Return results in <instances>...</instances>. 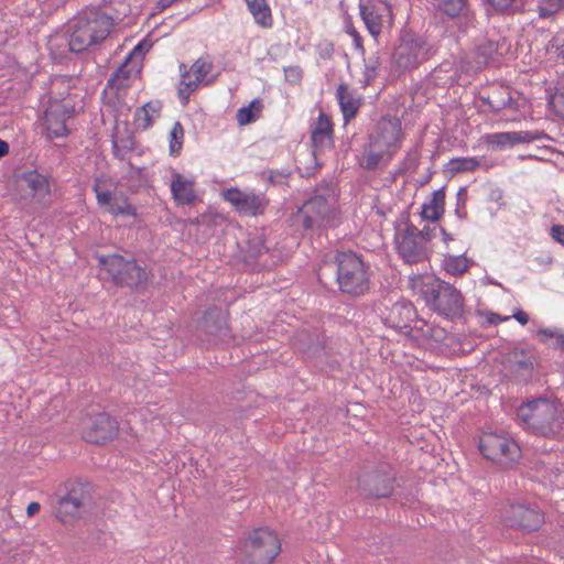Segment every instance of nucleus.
<instances>
[{"label":"nucleus","mask_w":564,"mask_h":564,"mask_svg":"<svg viewBox=\"0 0 564 564\" xmlns=\"http://www.w3.org/2000/svg\"><path fill=\"white\" fill-rule=\"evenodd\" d=\"M445 212V188L442 187L432 194V199L423 204L421 216L423 219L436 221Z\"/></svg>","instance_id":"30"},{"label":"nucleus","mask_w":564,"mask_h":564,"mask_svg":"<svg viewBox=\"0 0 564 564\" xmlns=\"http://www.w3.org/2000/svg\"><path fill=\"white\" fill-rule=\"evenodd\" d=\"M112 19L97 9H87L69 23V48L83 52L104 41L110 33Z\"/></svg>","instance_id":"2"},{"label":"nucleus","mask_w":564,"mask_h":564,"mask_svg":"<svg viewBox=\"0 0 564 564\" xmlns=\"http://www.w3.org/2000/svg\"><path fill=\"white\" fill-rule=\"evenodd\" d=\"M379 315L386 326L403 330L411 328V323L416 317V311L409 301L392 302L391 299H384L379 306Z\"/></svg>","instance_id":"14"},{"label":"nucleus","mask_w":564,"mask_h":564,"mask_svg":"<svg viewBox=\"0 0 564 564\" xmlns=\"http://www.w3.org/2000/svg\"><path fill=\"white\" fill-rule=\"evenodd\" d=\"M171 192L175 202L181 205H192L196 199L194 182L184 178L178 173L173 175Z\"/></svg>","instance_id":"27"},{"label":"nucleus","mask_w":564,"mask_h":564,"mask_svg":"<svg viewBox=\"0 0 564 564\" xmlns=\"http://www.w3.org/2000/svg\"><path fill=\"white\" fill-rule=\"evenodd\" d=\"M312 144L315 149H324L333 144V123L323 111L319 112L311 133Z\"/></svg>","instance_id":"25"},{"label":"nucleus","mask_w":564,"mask_h":564,"mask_svg":"<svg viewBox=\"0 0 564 564\" xmlns=\"http://www.w3.org/2000/svg\"><path fill=\"white\" fill-rule=\"evenodd\" d=\"M108 212L115 216H135L137 210L135 207L128 203V200L124 198L121 202H119L117 198H115L111 206L108 208Z\"/></svg>","instance_id":"44"},{"label":"nucleus","mask_w":564,"mask_h":564,"mask_svg":"<svg viewBox=\"0 0 564 564\" xmlns=\"http://www.w3.org/2000/svg\"><path fill=\"white\" fill-rule=\"evenodd\" d=\"M438 9L446 15L454 18L466 8L467 0H436Z\"/></svg>","instance_id":"41"},{"label":"nucleus","mask_w":564,"mask_h":564,"mask_svg":"<svg viewBox=\"0 0 564 564\" xmlns=\"http://www.w3.org/2000/svg\"><path fill=\"white\" fill-rule=\"evenodd\" d=\"M538 337L542 343L554 338L555 341L552 344V347L554 349L564 350V334L560 329L541 328L538 330Z\"/></svg>","instance_id":"42"},{"label":"nucleus","mask_w":564,"mask_h":564,"mask_svg":"<svg viewBox=\"0 0 564 564\" xmlns=\"http://www.w3.org/2000/svg\"><path fill=\"white\" fill-rule=\"evenodd\" d=\"M337 100L343 112L344 119L348 122L351 118H354L358 109L360 107L359 99L355 98L352 91L349 90V86L347 84H340L337 87Z\"/></svg>","instance_id":"29"},{"label":"nucleus","mask_w":564,"mask_h":564,"mask_svg":"<svg viewBox=\"0 0 564 564\" xmlns=\"http://www.w3.org/2000/svg\"><path fill=\"white\" fill-rule=\"evenodd\" d=\"M432 178V172H430L426 176H423L422 178L417 180L419 186L426 185Z\"/></svg>","instance_id":"60"},{"label":"nucleus","mask_w":564,"mask_h":564,"mask_svg":"<svg viewBox=\"0 0 564 564\" xmlns=\"http://www.w3.org/2000/svg\"><path fill=\"white\" fill-rule=\"evenodd\" d=\"M441 232L443 235L444 242H448V241L453 240V236L451 234H448L444 228H441Z\"/></svg>","instance_id":"63"},{"label":"nucleus","mask_w":564,"mask_h":564,"mask_svg":"<svg viewBox=\"0 0 564 564\" xmlns=\"http://www.w3.org/2000/svg\"><path fill=\"white\" fill-rule=\"evenodd\" d=\"M435 228H431L429 226H425L422 230H419L420 237H422V240L425 245L434 237Z\"/></svg>","instance_id":"51"},{"label":"nucleus","mask_w":564,"mask_h":564,"mask_svg":"<svg viewBox=\"0 0 564 564\" xmlns=\"http://www.w3.org/2000/svg\"><path fill=\"white\" fill-rule=\"evenodd\" d=\"M213 67L212 58L208 55L197 58L189 70H208Z\"/></svg>","instance_id":"47"},{"label":"nucleus","mask_w":564,"mask_h":564,"mask_svg":"<svg viewBox=\"0 0 564 564\" xmlns=\"http://www.w3.org/2000/svg\"><path fill=\"white\" fill-rule=\"evenodd\" d=\"M262 108V105L259 100L254 99L250 102L248 107H242L238 109L236 119L240 126H246L248 123H251L256 121L257 115L256 111H260Z\"/></svg>","instance_id":"38"},{"label":"nucleus","mask_w":564,"mask_h":564,"mask_svg":"<svg viewBox=\"0 0 564 564\" xmlns=\"http://www.w3.org/2000/svg\"><path fill=\"white\" fill-rule=\"evenodd\" d=\"M489 2L497 10H505L511 8L517 2V0H489Z\"/></svg>","instance_id":"50"},{"label":"nucleus","mask_w":564,"mask_h":564,"mask_svg":"<svg viewBox=\"0 0 564 564\" xmlns=\"http://www.w3.org/2000/svg\"><path fill=\"white\" fill-rule=\"evenodd\" d=\"M513 317L521 324V325H525L528 322H529V315L521 311V310H518L514 314H513Z\"/></svg>","instance_id":"54"},{"label":"nucleus","mask_w":564,"mask_h":564,"mask_svg":"<svg viewBox=\"0 0 564 564\" xmlns=\"http://www.w3.org/2000/svg\"><path fill=\"white\" fill-rule=\"evenodd\" d=\"M75 115V107L69 102H52L45 111L44 124L48 139L63 138L69 134L67 120Z\"/></svg>","instance_id":"19"},{"label":"nucleus","mask_w":564,"mask_h":564,"mask_svg":"<svg viewBox=\"0 0 564 564\" xmlns=\"http://www.w3.org/2000/svg\"><path fill=\"white\" fill-rule=\"evenodd\" d=\"M80 429L86 442L100 445L118 435L119 423L107 412L91 410L83 416Z\"/></svg>","instance_id":"10"},{"label":"nucleus","mask_w":564,"mask_h":564,"mask_svg":"<svg viewBox=\"0 0 564 564\" xmlns=\"http://www.w3.org/2000/svg\"><path fill=\"white\" fill-rule=\"evenodd\" d=\"M539 365L532 349L513 348L505 355V369L519 382H528Z\"/></svg>","instance_id":"17"},{"label":"nucleus","mask_w":564,"mask_h":564,"mask_svg":"<svg viewBox=\"0 0 564 564\" xmlns=\"http://www.w3.org/2000/svg\"><path fill=\"white\" fill-rule=\"evenodd\" d=\"M478 447L484 457L492 460L501 468L513 466L521 457L519 445L503 434L482 433Z\"/></svg>","instance_id":"9"},{"label":"nucleus","mask_w":564,"mask_h":564,"mask_svg":"<svg viewBox=\"0 0 564 564\" xmlns=\"http://www.w3.org/2000/svg\"><path fill=\"white\" fill-rule=\"evenodd\" d=\"M123 145L122 149L124 150V153L132 150V141L130 139L122 140Z\"/></svg>","instance_id":"62"},{"label":"nucleus","mask_w":564,"mask_h":564,"mask_svg":"<svg viewBox=\"0 0 564 564\" xmlns=\"http://www.w3.org/2000/svg\"><path fill=\"white\" fill-rule=\"evenodd\" d=\"M101 177H96L94 180L93 191L96 194L97 203L100 206H108V208L113 203L112 193L110 191H102L100 188Z\"/></svg>","instance_id":"45"},{"label":"nucleus","mask_w":564,"mask_h":564,"mask_svg":"<svg viewBox=\"0 0 564 564\" xmlns=\"http://www.w3.org/2000/svg\"><path fill=\"white\" fill-rule=\"evenodd\" d=\"M497 48L494 42H487L476 48L473 62H468L467 67L481 69L486 67H498L496 64Z\"/></svg>","instance_id":"28"},{"label":"nucleus","mask_w":564,"mask_h":564,"mask_svg":"<svg viewBox=\"0 0 564 564\" xmlns=\"http://www.w3.org/2000/svg\"><path fill=\"white\" fill-rule=\"evenodd\" d=\"M184 139V128L180 121L173 124L170 131V154L177 156L181 153Z\"/></svg>","instance_id":"40"},{"label":"nucleus","mask_w":564,"mask_h":564,"mask_svg":"<svg viewBox=\"0 0 564 564\" xmlns=\"http://www.w3.org/2000/svg\"><path fill=\"white\" fill-rule=\"evenodd\" d=\"M21 188L28 189V195L39 197L42 200L50 195V184L47 177L36 170L24 172L19 180Z\"/></svg>","instance_id":"24"},{"label":"nucleus","mask_w":564,"mask_h":564,"mask_svg":"<svg viewBox=\"0 0 564 564\" xmlns=\"http://www.w3.org/2000/svg\"><path fill=\"white\" fill-rule=\"evenodd\" d=\"M509 317H500L498 314L490 313L487 317V323L490 325H496L501 321H507Z\"/></svg>","instance_id":"55"},{"label":"nucleus","mask_w":564,"mask_h":564,"mask_svg":"<svg viewBox=\"0 0 564 564\" xmlns=\"http://www.w3.org/2000/svg\"><path fill=\"white\" fill-rule=\"evenodd\" d=\"M388 152L389 151L369 140L368 143L364 145V151L360 156L359 164L367 171H375L378 169L381 160L383 159V155Z\"/></svg>","instance_id":"31"},{"label":"nucleus","mask_w":564,"mask_h":564,"mask_svg":"<svg viewBox=\"0 0 564 564\" xmlns=\"http://www.w3.org/2000/svg\"><path fill=\"white\" fill-rule=\"evenodd\" d=\"M9 152V144L0 139V159L7 155Z\"/></svg>","instance_id":"59"},{"label":"nucleus","mask_w":564,"mask_h":564,"mask_svg":"<svg viewBox=\"0 0 564 564\" xmlns=\"http://www.w3.org/2000/svg\"><path fill=\"white\" fill-rule=\"evenodd\" d=\"M481 101L487 105L494 113H498L503 109L518 110L519 105L512 98L510 88L500 86L488 96H482Z\"/></svg>","instance_id":"26"},{"label":"nucleus","mask_w":564,"mask_h":564,"mask_svg":"<svg viewBox=\"0 0 564 564\" xmlns=\"http://www.w3.org/2000/svg\"><path fill=\"white\" fill-rule=\"evenodd\" d=\"M336 281L339 290L351 296H360L369 289V275L365 262L352 251L335 257Z\"/></svg>","instance_id":"7"},{"label":"nucleus","mask_w":564,"mask_h":564,"mask_svg":"<svg viewBox=\"0 0 564 564\" xmlns=\"http://www.w3.org/2000/svg\"><path fill=\"white\" fill-rule=\"evenodd\" d=\"M284 77L292 85H299L302 80L301 73H284Z\"/></svg>","instance_id":"52"},{"label":"nucleus","mask_w":564,"mask_h":564,"mask_svg":"<svg viewBox=\"0 0 564 564\" xmlns=\"http://www.w3.org/2000/svg\"><path fill=\"white\" fill-rule=\"evenodd\" d=\"M335 214L325 195H314L299 208L296 216L305 230H314L334 226Z\"/></svg>","instance_id":"11"},{"label":"nucleus","mask_w":564,"mask_h":564,"mask_svg":"<svg viewBox=\"0 0 564 564\" xmlns=\"http://www.w3.org/2000/svg\"><path fill=\"white\" fill-rule=\"evenodd\" d=\"M395 473L386 462L365 464L358 476L356 490L364 499L389 498L394 491Z\"/></svg>","instance_id":"5"},{"label":"nucleus","mask_w":564,"mask_h":564,"mask_svg":"<svg viewBox=\"0 0 564 564\" xmlns=\"http://www.w3.org/2000/svg\"><path fill=\"white\" fill-rule=\"evenodd\" d=\"M564 7V0H540V17L546 18Z\"/></svg>","instance_id":"46"},{"label":"nucleus","mask_w":564,"mask_h":564,"mask_svg":"<svg viewBox=\"0 0 564 564\" xmlns=\"http://www.w3.org/2000/svg\"><path fill=\"white\" fill-rule=\"evenodd\" d=\"M152 47V43L148 40L141 41L127 55L123 64L119 67L118 70H122V68H130V70H140L142 66V61L144 55Z\"/></svg>","instance_id":"33"},{"label":"nucleus","mask_w":564,"mask_h":564,"mask_svg":"<svg viewBox=\"0 0 564 564\" xmlns=\"http://www.w3.org/2000/svg\"><path fill=\"white\" fill-rule=\"evenodd\" d=\"M517 417L530 433L545 438H557L564 432V410L544 398L523 403Z\"/></svg>","instance_id":"1"},{"label":"nucleus","mask_w":564,"mask_h":564,"mask_svg":"<svg viewBox=\"0 0 564 564\" xmlns=\"http://www.w3.org/2000/svg\"><path fill=\"white\" fill-rule=\"evenodd\" d=\"M543 139H550L544 131H508L484 137L485 143L494 150H505L519 143H532Z\"/></svg>","instance_id":"20"},{"label":"nucleus","mask_w":564,"mask_h":564,"mask_svg":"<svg viewBox=\"0 0 564 564\" xmlns=\"http://www.w3.org/2000/svg\"><path fill=\"white\" fill-rule=\"evenodd\" d=\"M429 58V47L425 42L414 34L404 32L393 54V61L399 68H416Z\"/></svg>","instance_id":"13"},{"label":"nucleus","mask_w":564,"mask_h":564,"mask_svg":"<svg viewBox=\"0 0 564 564\" xmlns=\"http://www.w3.org/2000/svg\"><path fill=\"white\" fill-rule=\"evenodd\" d=\"M248 9L256 22L262 28L272 25L271 9L265 0H246Z\"/></svg>","instance_id":"32"},{"label":"nucleus","mask_w":564,"mask_h":564,"mask_svg":"<svg viewBox=\"0 0 564 564\" xmlns=\"http://www.w3.org/2000/svg\"><path fill=\"white\" fill-rule=\"evenodd\" d=\"M448 166L453 174L473 172L479 166V161L476 158H454L449 161Z\"/></svg>","instance_id":"39"},{"label":"nucleus","mask_w":564,"mask_h":564,"mask_svg":"<svg viewBox=\"0 0 564 564\" xmlns=\"http://www.w3.org/2000/svg\"><path fill=\"white\" fill-rule=\"evenodd\" d=\"M41 509V506L39 502H31L26 508V513L29 517H32L36 514Z\"/></svg>","instance_id":"56"},{"label":"nucleus","mask_w":564,"mask_h":564,"mask_svg":"<svg viewBox=\"0 0 564 564\" xmlns=\"http://www.w3.org/2000/svg\"><path fill=\"white\" fill-rule=\"evenodd\" d=\"M348 32L352 36L356 46L361 47V43H360L361 39H360L359 34L357 33V31L355 29L350 28Z\"/></svg>","instance_id":"57"},{"label":"nucleus","mask_w":564,"mask_h":564,"mask_svg":"<svg viewBox=\"0 0 564 564\" xmlns=\"http://www.w3.org/2000/svg\"><path fill=\"white\" fill-rule=\"evenodd\" d=\"M321 349H323V347L317 344L314 348H313V352L316 354L317 351H319Z\"/></svg>","instance_id":"64"},{"label":"nucleus","mask_w":564,"mask_h":564,"mask_svg":"<svg viewBox=\"0 0 564 564\" xmlns=\"http://www.w3.org/2000/svg\"><path fill=\"white\" fill-rule=\"evenodd\" d=\"M400 133L401 123L398 120H382L378 123L376 132L369 134V140L389 151L399 142Z\"/></svg>","instance_id":"22"},{"label":"nucleus","mask_w":564,"mask_h":564,"mask_svg":"<svg viewBox=\"0 0 564 564\" xmlns=\"http://www.w3.org/2000/svg\"><path fill=\"white\" fill-rule=\"evenodd\" d=\"M216 73L210 77H207L208 73H181V80L178 85V98L183 106H186L189 101V96L193 94L200 84L208 86L213 84L217 75Z\"/></svg>","instance_id":"23"},{"label":"nucleus","mask_w":564,"mask_h":564,"mask_svg":"<svg viewBox=\"0 0 564 564\" xmlns=\"http://www.w3.org/2000/svg\"><path fill=\"white\" fill-rule=\"evenodd\" d=\"M465 191V188H460L458 192V197L462 195V193ZM455 214L459 219H464L466 217V212H463L459 207V203L457 204V208L455 209Z\"/></svg>","instance_id":"58"},{"label":"nucleus","mask_w":564,"mask_h":564,"mask_svg":"<svg viewBox=\"0 0 564 564\" xmlns=\"http://www.w3.org/2000/svg\"><path fill=\"white\" fill-rule=\"evenodd\" d=\"M224 198L243 216L263 215L269 206V198L264 194L241 191L236 187L227 189L224 193Z\"/></svg>","instance_id":"16"},{"label":"nucleus","mask_w":564,"mask_h":564,"mask_svg":"<svg viewBox=\"0 0 564 564\" xmlns=\"http://www.w3.org/2000/svg\"><path fill=\"white\" fill-rule=\"evenodd\" d=\"M227 316V312L220 307L214 306L206 310L197 325L200 340L208 344L229 341L231 335Z\"/></svg>","instance_id":"12"},{"label":"nucleus","mask_w":564,"mask_h":564,"mask_svg":"<svg viewBox=\"0 0 564 564\" xmlns=\"http://www.w3.org/2000/svg\"><path fill=\"white\" fill-rule=\"evenodd\" d=\"M162 102L160 100H151L137 110L138 119L142 121L140 123L142 129L145 130L153 124L155 117L160 116Z\"/></svg>","instance_id":"34"},{"label":"nucleus","mask_w":564,"mask_h":564,"mask_svg":"<svg viewBox=\"0 0 564 564\" xmlns=\"http://www.w3.org/2000/svg\"><path fill=\"white\" fill-rule=\"evenodd\" d=\"M98 263L111 282L119 288H128L135 292L145 291L149 286L150 273L132 257L119 253L98 256Z\"/></svg>","instance_id":"3"},{"label":"nucleus","mask_w":564,"mask_h":564,"mask_svg":"<svg viewBox=\"0 0 564 564\" xmlns=\"http://www.w3.org/2000/svg\"><path fill=\"white\" fill-rule=\"evenodd\" d=\"M91 486L88 482L69 481L65 492L58 495L56 517L68 523L82 517L91 501Z\"/></svg>","instance_id":"8"},{"label":"nucleus","mask_w":564,"mask_h":564,"mask_svg":"<svg viewBox=\"0 0 564 564\" xmlns=\"http://www.w3.org/2000/svg\"><path fill=\"white\" fill-rule=\"evenodd\" d=\"M361 18L369 33L377 37L386 21L390 19V7L382 1L376 3H366L360 7Z\"/></svg>","instance_id":"21"},{"label":"nucleus","mask_w":564,"mask_h":564,"mask_svg":"<svg viewBox=\"0 0 564 564\" xmlns=\"http://www.w3.org/2000/svg\"><path fill=\"white\" fill-rule=\"evenodd\" d=\"M123 149L119 145L117 140H112V153L116 158L120 160H124V154L122 153Z\"/></svg>","instance_id":"53"},{"label":"nucleus","mask_w":564,"mask_h":564,"mask_svg":"<svg viewBox=\"0 0 564 564\" xmlns=\"http://www.w3.org/2000/svg\"><path fill=\"white\" fill-rule=\"evenodd\" d=\"M551 237L558 243L564 246V226L553 225L550 229Z\"/></svg>","instance_id":"49"},{"label":"nucleus","mask_w":564,"mask_h":564,"mask_svg":"<svg viewBox=\"0 0 564 564\" xmlns=\"http://www.w3.org/2000/svg\"><path fill=\"white\" fill-rule=\"evenodd\" d=\"M241 564H272L281 552L275 531L268 527L254 528L238 546Z\"/></svg>","instance_id":"4"},{"label":"nucleus","mask_w":564,"mask_h":564,"mask_svg":"<svg viewBox=\"0 0 564 564\" xmlns=\"http://www.w3.org/2000/svg\"><path fill=\"white\" fill-rule=\"evenodd\" d=\"M552 102L564 116V86L555 87V93L552 95Z\"/></svg>","instance_id":"48"},{"label":"nucleus","mask_w":564,"mask_h":564,"mask_svg":"<svg viewBox=\"0 0 564 564\" xmlns=\"http://www.w3.org/2000/svg\"><path fill=\"white\" fill-rule=\"evenodd\" d=\"M243 250L248 260H253L268 251L263 236L261 234H249Z\"/></svg>","instance_id":"35"},{"label":"nucleus","mask_w":564,"mask_h":564,"mask_svg":"<svg viewBox=\"0 0 564 564\" xmlns=\"http://www.w3.org/2000/svg\"><path fill=\"white\" fill-rule=\"evenodd\" d=\"M502 518L507 525L522 532L536 531L544 522V516L540 509L524 503L508 506L503 510Z\"/></svg>","instance_id":"15"},{"label":"nucleus","mask_w":564,"mask_h":564,"mask_svg":"<svg viewBox=\"0 0 564 564\" xmlns=\"http://www.w3.org/2000/svg\"><path fill=\"white\" fill-rule=\"evenodd\" d=\"M291 175V172L286 169L281 170H265L262 172V176L272 185H284L288 183V180Z\"/></svg>","instance_id":"43"},{"label":"nucleus","mask_w":564,"mask_h":564,"mask_svg":"<svg viewBox=\"0 0 564 564\" xmlns=\"http://www.w3.org/2000/svg\"><path fill=\"white\" fill-rule=\"evenodd\" d=\"M65 78H66V76H65V75H62V74H55V75H53V76H52L51 82H52V84L54 85V84H56V83H58V82H64V79H65Z\"/></svg>","instance_id":"61"},{"label":"nucleus","mask_w":564,"mask_h":564,"mask_svg":"<svg viewBox=\"0 0 564 564\" xmlns=\"http://www.w3.org/2000/svg\"><path fill=\"white\" fill-rule=\"evenodd\" d=\"M443 267L447 273L460 275L469 268V260L464 256H446Z\"/></svg>","instance_id":"36"},{"label":"nucleus","mask_w":564,"mask_h":564,"mask_svg":"<svg viewBox=\"0 0 564 564\" xmlns=\"http://www.w3.org/2000/svg\"><path fill=\"white\" fill-rule=\"evenodd\" d=\"M130 75L131 73H111V76L107 82L105 93L107 90H111L117 97H119L120 91H124L130 87Z\"/></svg>","instance_id":"37"},{"label":"nucleus","mask_w":564,"mask_h":564,"mask_svg":"<svg viewBox=\"0 0 564 564\" xmlns=\"http://www.w3.org/2000/svg\"><path fill=\"white\" fill-rule=\"evenodd\" d=\"M397 249L405 263H419L427 258V246L420 237L419 229L412 223L405 225L404 231L397 238Z\"/></svg>","instance_id":"18"},{"label":"nucleus","mask_w":564,"mask_h":564,"mask_svg":"<svg viewBox=\"0 0 564 564\" xmlns=\"http://www.w3.org/2000/svg\"><path fill=\"white\" fill-rule=\"evenodd\" d=\"M427 306L448 319H458L465 313V299L453 284L435 279L423 291Z\"/></svg>","instance_id":"6"}]
</instances>
